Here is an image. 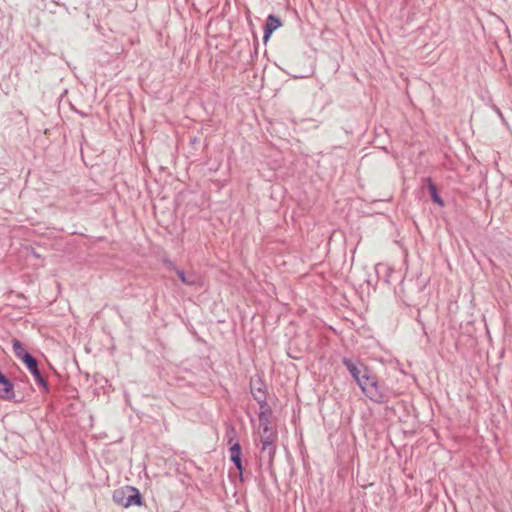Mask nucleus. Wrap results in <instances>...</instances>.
<instances>
[{"label":"nucleus","instance_id":"obj_1","mask_svg":"<svg viewBox=\"0 0 512 512\" xmlns=\"http://www.w3.org/2000/svg\"><path fill=\"white\" fill-rule=\"evenodd\" d=\"M12 348L15 356L26 366L36 383L43 388L45 393H48L49 384L38 367V360L28 352L22 342L16 338L12 339Z\"/></svg>","mask_w":512,"mask_h":512},{"label":"nucleus","instance_id":"obj_2","mask_svg":"<svg viewBox=\"0 0 512 512\" xmlns=\"http://www.w3.org/2000/svg\"><path fill=\"white\" fill-rule=\"evenodd\" d=\"M359 388L371 401L378 404L388 402L393 395L392 390L383 381H379L371 371L364 377Z\"/></svg>","mask_w":512,"mask_h":512},{"label":"nucleus","instance_id":"obj_3","mask_svg":"<svg viewBox=\"0 0 512 512\" xmlns=\"http://www.w3.org/2000/svg\"><path fill=\"white\" fill-rule=\"evenodd\" d=\"M259 426L262 429L260 441L262 444L260 458L267 457L268 463L271 465L275 456L276 446L274 445L276 439V432L271 427V422L268 417L263 416V412L258 414Z\"/></svg>","mask_w":512,"mask_h":512},{"label":"nucleus","instance_id":"obj_4","mask_svg":"<svg viewBox=\"0 0 512 512\" xmlns=\"http://www.w3.org/2000/svg\"><path fill=\"white\" fill-rule=\"evenodd\" d=\"M113 501L125 508L130 506H141L143 497L140 491L133 486H124L113 492Z\"/></svg>","mask_w":512,"mask_h":512},{"label":"nucleus","instance_id":"obj_5","mask_svg":"<svg viewBox=\"0 0 512 512\" xmlns=\"http://www.w3.org/2000/svg\"><path fill=\"white\" fill-rule=\"evenodd\" d=\"M342 363L349 371L350 375L357 383V385L359 387L362 386V381L364 380V377H367V375L370 372V369L366 365L360 363L359 361H354L353 359L348 357H343Z\"/></svg>","mask_w":512,"mask_h":512},{"label":"nucleus","instance_id":"obj_6","mask_svg":"<svg viewBox=\"0 0 512 512\" xmlns=\"http://www.w3.org/2000/svg\"><path fill=\"white\" fill-rule=\"evenodd\" d=\"M0 398L6 401H11L15 398L14 384L11 380L0 370Z\"/></svg>","mask_w":512,"mask_h":512},{"label":"nucleus","instance_id":"obj_7","mask_svg":"<svg viewBox=\"0 0 512 512\" xmlns=\"http://www.w3.org/2000/svg\"><path fill=\"white\" fill-rule=\"evenodd\" d=\"M281 26V19L278 16L269 14L264 25L263 40L267 42L268 39L271 37L272 33Z\"/></svg>","mask_w":512,"mask_h":512},{"label":"nucleus","instance_id":"obj_8","mask_svg":"<svg viewBox=\"0 0 512 512\" xmlns=\"http://www.w3.org/2000/svg\"><path fill=\"white\" fill-rule=\"evenodd\" d=\"M176 274L180 281L188 286H196L200 284V277L196 273H186L182 269H176Z\"/></svg>","mask_w":512,"mask_h":512},{"label":"nucleus","instance_id":"obj_9","mask_svg":"<svg viewBox=\"0 0 512 512\" xmlns=\"http://www.w3.org/2000/svg\"><path fill=\"white\" fill-rule=\"evenodd\" d=\"M427 189L430 193L431 200L434 204H437L439 207L444 206V201L440 196L436 184L433 182L432 178L428 177L425 179Z\"/></svg>","mask_w":512,"mask_h":512},{"label":"nucleus","instance_id":"obj_10","mask_svg":"<svg viewBox=\"0 0 512 512\" xmlns=\"http://www.w3.org/2000/svg\"><path fill=\"white\" fill-rule=\"evenodd\" d=\"M250 392L254 399H255V396L258 397V395H266L267 396L264 381L261 378H258L256 380L252 379L250 382Z\"/></svg>","mask_w":512,"mask_h":512},{"label":"nucleus","instance_id":"obj_11","mask_svg":"<svg viewBox=\"0 0 512 512\" xmlns=\"http://www.w3.org/2000/svg\"><path fill=\"white\" fill-rule=\"evenodd\" d=\"M230 446V461H234L235 459L242 458V447L239 440H235L234 443L228 444Z\"/></svg>","mask_w":512,"mask_h":512},{"label":"nucleus","instance_id":"obj_12","mask_svg":"<svg viewBox=\"0 0 512 512\" xmlns=\"http://www.w3.org/2000/svg\"><path fill=\"white\" fill-rule=\"evenodd\" d=\"M255 401L259 405V408H260L259 413L263 412V416H265V411H271V407L267 403L266 395H258V397L255 396Z\"/></svg>","mask_w":512,"mask_h":512},{"label":"nucleus","instance_id":"obj_13","mask_svg":"<svg viewBox=\"0 0 512 512\" xmlns=\"http://www.w3.org/2000/svg\"><path fill=\"white\" fill-rule=\"evenodd\" d=\"M225 437L227 438V444H232L235 440H238L237 432L233 425L227 426Z\"/></svg>","mask_w":512,"mask_h":512},{"label":"nucleus","instance_id":"obj_14","mask_svg":"<svg viewBox=\"0 0 512 512\" xmlns=\"http://www.w3.org/2000/svg\"><path fill=\"white\" fill-rule=\"evenodd\" d=\"M231 462L234 464L236 470L238 471L240 480L243 481L244 480V466H243L242 458L235 459L234 461H231Z\"/></svg>","mask_w":512,"mask_h":512},{"label":"nucleus","instance_id":"obj_15","mask_svg":"<svg viewBox=\"0 0 512 512\" xmlns=\"http://www.w3.org/2000/svg\"><path fill=\"white\" fill-rule=\"evenodd\" d=\"M164 263L167 264L170 269H173V270L176 271L177 268H176L175 264L172 261H170L168 259H165Z\"/></svg>","mask_w":512,"mask_h":512},{"label":"nucleus","instance_id":"obj_16","mask_svg":"<svg viewBox=\"0 0 512 512\" xmlns=\"http://www.w3.org/2000/svg\"><path fill=\"white\" fill-rule=\"evenodd\" d=\"M31 254H32L34 257H36V258H39V257H40V255L35 251V249H34V248H31Z\"/></svg>","mask_w":512,"mask_h":512},{"label":"nucleus","instance_id":"obj_17","mask_svg":"<svg viewBox=\"0 0 512 512\" xmlns=\"http://www.w3.org/2000/svg\"><path fill=\"white\" fill-rule=\"evenodd\" d=\"M272 414V410L271 411H265V417H268Z\"/></svg>","mask_w":512,"mask_h":512}]
</instances>
